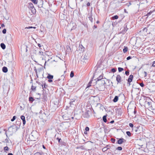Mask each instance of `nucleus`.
Segmentation results:
<instances>
[{
	"label": "nucleus",
	"instance_id": "f257e3e1",
	"mask_svg": "<svg viewBox=\"0 0 155 155\" xmlns=\"http://www.w3.org/2000/svg\"><path fill=\"white\" fill-rule=\"evenodd\" d=\"M105 84L106 83L104 80L97 81L96 84L97 85V88L98 90L100 91H104L105 87Z\"/></svg>",
	"mask_w": 155,
	"mask_h": 155
},
{
	"label": "nucleus",
	"instance_id": "f03ea898",
	"mask_svg": "<svg viewBox=\"0 0 155 155\" xmlns=\"http://www.w3.org/2000/svg\"><path fill=\"white\" fill-rule=\"evenodd\" d=\"M15 129L14 128V126H10L9 127L8 129V130L7 131L5 129L4 130L6 132L7 131V133H8V134L9 135V136H12L13 135L14 133V130Z\"/></svg>",
	"mask_w": 155,
	"mask_h": 155
},
{
	"label": "nucleus",
	"instance_id": "7ed1b4c3",
	"mask_svg": "<svg viewBox=\"0 0 155 155\" xmlns=\"http://www.w3.org/2000/svg\"><path fill=\"white\" fill-rule=\"evenodd\" d=\"M144 104L148 108H150L152 107L151 102L149 99H146L145 101Z\"/></svg>",
	"mask_w": 155,
	"mask_h": 155
},
{
	"label": "nucleus",
	"instance_id": "20e7f679",
	"mask_svg": "<svg viewBox=\"0 0 155 155\" xmlns=\"http://www.w3.org/2000/svg\"><path fill=\"white\" fill-rule=\"evenodd\" d=\"M5 134L6 135V138L5 139L3 137L1 138V140L2 142L3 143H8L9 142V138L8 137L7 135V131H6L5 132Z\"/></svg>",
	"mask_w": 155,
	"mask_h": 155
},
{
	"label": "nucleus",
	"instance_id": "39448f33",
	"mask_svg": "<svg viewBox=\"0 0 155 155\" xmlns=\"http://www.w3.org/2000/svg\"><path fill=\"white\" fill-rule=\"evenodd\" d=\"M88 59L87 54H85L84 55H82L81 58V61L83 62H86Z\"/></svg>",
	"mask_w": 155,
	"mask_h": 155
},
{
	"label": "nucleus",
	"instance_id": "423d86ee",
	"mask_svg": "<svg viewBox=\"0 0 155 155\" xmlns=\"http://www.w3.org/2000/svg\"><path fill=\"white\" fill-rule=\"evenodd\" d=\"M126 141V140L124 139L123 138H120L118 139L117 143L118 144H121L125 142Z\"/></svg>",
	"mask_w": 155,
	"mask_h": 155
},
{
	"label": "nucleus",
	"instance_id": "0eeeda50",
	"mask_svg": "<svg viewBox=\"0 0 155 155\" xmlns=\"http://www.w3.org/2000/svg\"><path fill=\"white\" fill-rule=\"evenodd\" d=\"M121 77L120 76L119 74L117 75L116 77V80L117 82V84L119 83H120L121 82Z\"/></svg>",
	"mask_w": 155,
	"mask_h": 155
},
{
	"label": "nucleus",
	"instance_id": "6e6552de",
	"mask_svg": "<svg viewBox=\"0 0 155 155\" xmlns=\"http://www.w3.org/2000/svg\"><path fill=\"white\" fill-rule=\"evenodd\" d=\"M36 86L35 84H32L31 87V90L32 91H35L36 90Z\"/></svg>",
	"mask_w": 155,
	"mask_h": 155
},
{
	"label": "nucleus",
	"instance_id": "1a4fd4ad",
	"mask_svg": "<svg viewBox=\"0 0 155 155\" xmlns=\"http://www.w3.org/2000/svg\"><path fill=\"white\" fill-rule=\"evenodd\" d=\"M133 75L131 74L129 76V77L128 78V79L127 80V81L128 83H130L133 80Z\"/></svg>",
	"mask_w": 155,
	"mask_h": 155
},
{
	"label": "nucleus",
	"instance_id": "9d476101",
	"mask_svg": "<svg viewBox=\"0 0 155 155\" xmlns=\"http://www.w3.org/2000/svg\"><path fill=\"white\" fill-rule=\"evenodd\" d=\"M41 85L43 90H44V88H46L47 87V85L46 84L45 82H42V84H41Z\"/></svg>",
	"mask_w": 155,
	"mask_h": 155
},
{
	"label": "nucleus",
	"instance_id": "9b49d317",
	"mask_svg": "<svg viewBox=\"0 0 155 155\" xmlns=\"http://www.w3.org/2000/svg\"><path fill=\"white\" fill-rule=\"evenodd\" d=\"M21 118L22 120L23 124V125L25 124L26 123V121L25 120V116L23 115H22L21 117Z\"/></svg>",
	"mask_w": 155,
	"mask_h": 155
},
{
	"label": "nucleus",
	"instance_id": "f8f14e48",
	"mask_svg": "<svg viewBox=\"0 0 155 155\" xmlns=\"http://www.w3.org/2000/svg\"><path fill=\"white\" fill-rule=\"evenodd\" d=\"M103 76L102 75H100L98 78H97V80L96 81V83L97 81H98L100 80H104V79L103 78Z\"/></svg>",
	"mask_w": 155,
	"mask_h": 155
},
{
	"label": "nucleus",
	"instance_id": "ddd939ff",
	"mask_svg": "<svg viewBox=\"0 0 155 155\" xmlns=\"http://www.w3.org/2000/svg\"><path fill=\"white\" fill-rule=\"evenodd\" d=\"M88 18L89 19V20L91 21V22H93V19L91 15V14H88Z\"/></svg>",
	"mask_w": 155,
	"mask_h": 155
},
{
	"label": "nucleus",
	"instance_id": "4468645a",
	"mask_svg": "<svg viewBox=\"0 0 155 155\" xmlns=\"http://www.w3.org/2000/svg\"><path fill=\"white\" fill-rule=\"evenodd\" d=\"M2 71L4 73H6L8 71L7 68L6 67H4L2 69Z\"/></svg>",
	"mask_w": 155,
	"mask_h": 155
},
{
	"label": "nucleus",
	"instance_id": "2eb2a0df",
	"mask_svg": "<svg viewBox=\"0 0 155 155\" xmlns=\"http://www.w3.org/2000/svg\"><path fill=\"white\" fill-rule=\"evenodd\" d=\"M118 100V97L116 96L114 98L113 100V101L114 102H117Z\"/></svg>",
	"mask_w": 155,
	"mask_h": 155
},
{
	"label": "nucleus",
	"instance_id": "dca6fc26",
	"mask_svg": "<svg viewBox=\"0 0 155 155\" xmlns=\"http://www.w3.org/2000/svg\"><path fill=\"white\" fill-rule=\"evenodd\" d=\"M7 40L9 42H11L12 40V38H11V36L10 35L9 36H8L7 38H6Z\"/></svg>",
	"mask_w": 155,
	"mask_h": 155
},
{
	"label": "nucleus",
	"instance_id": "f3484780",
	"mask_svg": "<svg viewBox=\"0 0 155 155\" xmlns=\"http://www.w3.org/2000/svg\"><path fill=\"white\" fill-rule=\"evenodd\" d=\"M31 12L33 13V14H35L36 13V10L34 7L32 8V9H31Z\"/></svg>",
	"mask_w": 155,
	"mask_h": 155
},
{
	"label": "nucleus",
	"instance_id": "a211bd4d",
	"mask_svg": "<svg viewBox=\"0 0 155 155\" xmlns=\"http://www.w3.org/2000/svg\"><path fill=\"white\" fill-rule=\"evenodd\" d=\"M0 46L3 49H5V48L6 46L5 44L3 43H2L0 44Z\"/></svg>",
	"mask_w": 155,
	"mask_h": 155
},
{
	"label": "nucleus",
	"instance_id": "6ab92c4d",
	"mask_svg": "<svg viewBox=\"0 0 155 155\" xmlns=\"http://www.w3.org/2000/svg\"><path fill=\"white\" fill-rule=\"evenodd\" d=\"M128 29V28L127 27V26L126 25H124V29L123 30V32L124 33L126 32L127 30Z\"/></svg>",
	"mask_w": 155,
	"mask_h": 155
},
{
	"label": "nucleus",
	"instance_id": "aec40b11",
	"mask_svg": "<svg viewBox=\"0 0 155 155\" xmlns=\"http://www.w3.org/2000/svg\"><path fill=\"white\" fill-rule=\"evenodd\" d=\"M106 115L104 116L103 117V120L104 122L106 123L107 121V119H106Z\"/></svg>",
	"mask_w": 155,
	"mask_h": 155
},
{
	"label": "nucleus",
	"instance_id": "412c9836",
	"mask_svg": "<svg viewBox=\"0 0 155 155\" xmlns=\"http://www.w3.org/2000/svg\"><path fill=\"white\" fill-rule=\"evenodd\" d=\"M93 81V80H91L88 83L86 89L87 88L89 87H90L91 86V84L92 83V81Z\"/></svg>",
	"mask_w": 155,
	"mask_h": 155
},
{
	"label": "nucleus",
	"instance_id": "4be33fe9",
	"mask_svg": "<svg viewBox=\"0 0 155 155\" xmlns=\"http://www.w3.org/2000/svg\"><path fill=\"white\" fill-rule=\"evenodd\" d=\"M53 78V76L52 75H51L50 74H48V76L47 78L48 79H51Z\"/></svg>",
	"mask_w": 155,
	"mask_h": 155
},
{
	"label": "nucleus",
	"instance_id": "5701e85b",
	"mask_svg": "<svg viewBox=\"0 0 155 155\" xmlns=\"http://www.w3.org/2000/svg\"><path fill=\"white\" fill-rule=\"evenodd\" d=\"M79 49H81V51H83L84 50V48L82 45H80L79 46Z\"/></svg>",
	"mask_w": 155,
	"mask_h": 155
},
{
	"label": "nucleus",
	"instance_id": "b1692460",
	"mask_svg": "<svg viewBox=\"0 0 155 155\" xmlns=\"http://www.w3.org/2000/svg\"><path fill=\"white\" fill-rule=\"evenodd\" d=\"M29 100L30 102H31L32 103L34 100V98H33V97H29Z\"/></svg>",
	"mask_w": 155,
	"mask_h": 155
},
{
	"label": "nucleus",
	"instance_id": "393cba45",
	"mask_svg": "<svg viewBox=\"0 0 155 155\" xmlns=\"http://www.w3.org/2000/svg\"><path fill=\"white\" fill-rule=\"evenodd\" d=\"M118 16L117 15H115L112 17V20H114L118 19Z\"/></svg>",
	"mask_w": 155,
	"mask_h": 155
},
{
	"label": "nucleus",
	"instance_id": "a878e982",
	"mask_svg": "<svg viewBox=\"0 0 155 155\" xmlns=\"http://www.w3.org/2000/svg\"><path fill=\"white\" fill-rule=\"evenodd\" d=\"M128 50V48L127 47H125L123 49V52L124 53H126Z\"/></svg>",
	"mask_w": 155,
	"mask_h": 155
},
{
	"label": "nucleus",
	"instance_id": "bb28decb",
	"mask_svg": "<svg viewBox=\"0 0 155 155\" xmlns=\"http://www.w3.org/2000/svg\"><path fill=\"white\" fill-rule=\"evenodd\" d=\"M109 149V147H104L102 149V150L103 152L107 151L108 149Z\"/></svg>",
	"mask_w": 155,
	"mask_h": 155
},
{
	"label": "nucleus",
	"instance_id": "cd10ccee",
	"mask_svg": "<svg viewBox=\"0 0 155 155\" xmlns=\"http://www.w3.org/2000/svg\"><path fill=\"white\" fill-rule=\"evenodd\" d=\"M38 72L39 74L41 73L42 72V68H39L38 69Z\"/></svg>",
	"mask_w": 155,
	"mask_h": 155
},
{
	"label": "nucleus",
	"instance_id": "c85d7f7f",
	"mask_svg": "<svg viewBox=\"0 0 155 155\" xmlns=\"http://www.w3.org/2000/svg\"><path fill=\"white\" fill-rule=\"evenodd\" d=\"M31 1L34 4H36L38 3V0H31Z\"/></svg>",
	"mask_w": 155,
	"mask_h": 155
},
{
	"label": "nucleus",
	"instance_id": "c756f323",
	"mask_svg": "<svg viewBox=\"0 0 155 155\" xmlns=\"http://www.w3.org/2000/svg\"><path fill=\"white\" fill-rule=\"evenodd\" d=\"M118 70L119 72H121L124 70V69L123 68L119 67L118 68Z\"/></svg>",
	"mask_w": 155,
	"mask_h": 155
},
{
	"label": "nucleus",
	"instance_id": "7c9ffc66",
	"mask_svg": "<svg viewBox=\"0 0 155 155\" xmlns=\"http://www.w3.org/2000/svg\"><path fill=\"white\" fill-rule=\"evenodd\" d=\"M126 134L129 137H130L131 136V134L130 132L129 131H127Z\"/></svg>",
	"mask_w": 155,
	"mask_h": 155
},
{
	"label": "nucleus",
	"instance_id": "2f4dec72",
	"mask_svg": "<svg viewBox=\"0 0 155 155\" xmlns=\"http://www.w3.org/2000/svg\"><path fill=\"white\" fill-rule=\"evenodd\" d=\"M34 6L33 5V4L32 3H28V7H32Z\"/></svg>",
	"mask_w": 155,
	"mask_h": 155
},
{
	"label": "nucleus",
	"instance_id": "473e14b6",
	"mask_svg": "<svg viewBox=\"0 0 155 155\" xmlns=\"http://www.w3.org/2000/svg\"><path fill=\"white\" fill-rule=\"evenodd\" d=\"M116 150H122V148L121 147H118L117 148Z\"/></svg>",
	"mask_w": 155,
	"mask_h": 155
},
{
	"label": "nucleus",
	"instance_id": "72a5a7b5",
	"mask_svg": "<svg viewBox=\"0 0 155 155\" xmlns=\"http://www.w3.org/2000/svg\"><path fill=\"white\" fill-rule=\"evenodd\" d=\"M70 77L71 78H72L74 76V73L73 71H71V72L70 75Z\"/></svg>",
	"mask_w": 155,
	"mask_h": 155
},
{
	"label": "nucleus",
	"instance_id": "f704fd0d",
	"mask_svg": "<svg viewBox=\"0 0 155 155\" xmlns=\"http://www.w3.org/2000/svg\"><path fill=\"white\" fill-rule=\"evenodd\" d=\"M44 53H44L42 51H39V53H38V54L40 55L43 56V55H44Z\"/></svg>",
	"mask_w": 155,
	"mask_h": 155
},
{
	"label": "nucleus",
	"instance_id": "c9c22d12",
	"mask_svg": "<svg viewBox=\"0 0 155 155\" xmlns=\"http://www.w3.org/2000/svg\"><path fill=\"white\" fill-rule=\"evenodd\" d=\"M116 69L115 68H113L111 70V71L113 73L116 72Z\"/></svg>",
	"mask_w": 155,
	"mask_h": 155
},
{
	"label": "nucleus",
	"instance_id": "e433bc0d",
	"mask_svg": "<svg viewBox=\"0 0 155 155\" xmlns=\"http://www.w3.org/2000/svg\"><path fill=\"white\" fill-rule=\"evenodd\" d=\"M16 117L15 116H14L11 119V121H13L15 119Z\"/></svg>",
	"mask_w": 155,
	"mask_h": 155
},
{
	"label": "nucleus",
	"instance_id": "4c0bfd02",
	"mask_svg": "<svg viewBox=\"0 0 155 155\" xmlns=\"http://www.w3.org/2000/svg\"><path fill=\"white\" fill-rule=\"evenodd\" d=\"M2 33L4 34H5L6 32V29L4 28L2 31Z\"/></svg>",
	"mask_w": 155,
	"mask_h": 155
},
{
	"label": "nucleus",
	"instance_id": "58836bf2",
	"mask_svg": "<svg viewBox=\"0 0 155 155\" xmlns=\"http://www.w3.org/2000/svg\"><path fill=\"white\" fill-rule=\"evenodd\" d=\"M131 5V4L130 3V2H129L128 3H126V5H127V6L128 7L130 5Z\"/></svg>",
	"mask_w": 155,
	"mask_h": 155
},
{
	"label": "nucleus",
	"instance_id": "ea45409f",
	"mask_svg": "<svg viewBox=\"0 0 155 155\" xmlns=\"http://www.w3.org/2000/svg\"><path fill=\"white\" fill-rule=\"evenodd\" d=\"M34 70L35 72V74L38 73V70H37L36 67H34Z\"/></svg>",
	"mask_w": 155,
	"mask_h": 155
},
{
	"label": "nucleus",
	"instance_id": "a19ab883",
	"mask_svg": "<svg viewBox=\"0 0 155 155\" xmlns=\"http://www.w3.org/2000/svg\"><path fill=\"white\" fill-rule=\"evenodd\" d=\"M8 147H4V150L5 151H8Z\"/></svg>",
	"mask_w": 155,
	"mask_h": 155
},
{
	"label": "nucleus",
	"instance_id": "79ce46f5",
	"mask_svg": "<svg viewBox=\"0 0 155 155\" xmlns=\"http://www.w3.org/2000/svg\"><path fill=\"white\" fill-rule=\"evenodd\" d=\"M42 154L41 153H40L39 152H37L35 153L34 155H41Z\"/></svg>",
	"mask_w": 155,
	"mask_h": 155
},
{
	"label": "nucleus",
	"instance_id": "37998d69",
	"mask_svg": "<svg viewBox=\"0 0 155 155\" xmlns=\"http://www.w3.org/2000/svg\"><path fill=\"white\" fill-rule=\"evenodd\" d=\"M137 129H138V128L137 127H134L133 129H134L135 130V131L136 132H137Z\"/></svg>",
	"mask_w": 155,
	"mask_h": 155
},
{
	"label": "nucleus",
	"instance_id": "c03bdc74",
	"mask_svg": "<svg viewBox=\"0 0 155 155\" xmlns=\"http://www.w3.org/2000/svg\"><path fill=\"white\" fill-rule=\"evenodd\" d=\"M33 28L34 29H35L36 28V27H32V26H29L28 27H26L25 28Z\"/></svg>",
	"mask_w": 155,
	"mask_h": 155
},
{
	"label": "nucleus",
	"instance_id": "a18cd8bd",
	"mask_svg": "<svg viewBox=\"0 0 155 155\" xmlns=\"http://www.w3.org/2000/svg\"><path fill=\"white\" fill-rule=\"evenodd\" d=\"M67 50L68 51H69V52H70L71 51V48L69 46H68V47H67Z\"/></svg>",
	"mask_w": 155,
	"mask_h": 155
},
{
	"label": "nucleus",
	"instance_id": "49530a36",
	"mask_svg": "<svg viewBox=\"0 0 155 155\" xmlns=\"http://www.w3.org/2000/svg\"><path fill=\"white\" fill-rule=\"evenodd\" d=\"M125 74L127 76L129 74V71H126L125 72Z\"/></svg>",
	"mask_w": 155,
	"mask_h": 155
},
{
	"label": "nucleus",
	"instance_id": "de8ad7c7",
	"mask_svg": "<svg viewBox=\"0 0 155 155\" xmlns=\"http://www.w3.org/2000/svg\"><path fill=\"white\" fill-rule=\"evenodd\" d=\"M129 126L130 127H133L134 128V125L132 123H130L129 124Z\"/></svg>",
	"mask_w": 155,
	"mask_h": 155
},
{
	"label": "nucleus",
	"instance_id": "09e8293b",
	"mask_svg": "<svg viewBox=\"0 0 155 155\" xmlns=\"http://www.w3.org/2000/svg\"><path fill=\"white\" fill-rule=\"evenodd\" d=\"M89 128L88 127H85V131H89Z\"/></svg>",
	"mask_w": 155,
	"mask_h": 155
},
{
	"label": "nucleus",
	"instance_id": "8fccbe9b",
	"mask_svg": "<svg viewBox=\"0 0 155 155\" xmlns=\"http://www.w3.org/2000/svg\"><path fill=\"white\" fill-rule=\"evenodd\" d=\"M111 140L113 143H114L115 141V139L114 138H111Z\"/></svg>",
	"mask_w": 155,
	"mask_h": 155
},
{
	"label": "nucleus",
	"instance_id": "3c124183",
	"mask_svg": "<svg viewBox=\"0 0 155 155\" xmlns=\"http://www.w3.org/2000/svg\"><path fill=\"white\" fill-rule=\"evenodd\" d=\"M140 85L141 87H143L144 86V84L143 82L140 83Z\"/></svg>",
	"mask_w": 155,
	"mask_h": 155
},
{
	"label": "nucleus",
	"instance_id": "603ef678",
	"mask_svg": "<svg viewBox=\"0 0 155 155\" xmlns=\"http://www.w3.org/2000/svg\"><path fill=\"white\" fill-rule=\"evenodd\" d=\"M131 58H132L131 56H129L127 58V60H129L131 59Z\"/></svg>",
	"mask_w": 155,
	"mask_h": 155
},
{
	"label": "nucleus",
	"instance_id": "864d4df0",
	"mask_svg": "<svg viewBox=\"0 0 155 155\" xmlns=\"http://www.w3.org/2000/svg\"><path fill=\"white\" fill-rule=\"evenodd\" d=\"M147 29L146 28H143V31H145L146 32H147Z\"/></svg>",
	"mask_w": 155,
	"mask_h": 155
},
{
	"label": "nucleus",
	"instance_id": "5fc2aeb1",
	"mask_svg": "<svg viewBox=\"0 0 155 155\" xmlns=\"http://www.w3.org/2000/svg\"><path fill=\"white\" fill-rule=\"evenodd\" d=\"M144 74H145V75H144V77H146L147 76V73L146 72L144 71Z\"/></svg>",
	"mask_w": 155,
	"mask_h": 155
},
{
	"label": "nucleus",
	"instance_id": "6e6d98bb",
	"mask_svg": "<svg viewBox=\"0 0 155 155\" xmlns=\"http://www.w3.org/2000/svg\"><path fill=\"white\" fill-rule=\"evenodd\" d=\"M152 11H150V12H149L148 13H147V15H150L152 13Z\"/></svg>",
	"mask_w": 155,
	"mask_h": 155
},
{
	"label": "nucleus",
	"instance_id": "4d7b16f0",
	"mask_svg": "<svg viewBox=\"0 0 155 155\" xmlns=\"http://www.w3.org/2000/svg\"><path fill=\"white\" fill-rule=\"evenodd\" d=\"M74 102V101H71L70 102V104L71 105V104H73V102Z\"/></svg>",
	"mask_w": 155,
	"mask_h": 155
},
{
	"label": "nucleus",
	"instance_id": "13d9d810",
	"mask_svg": "<svg viewBox=\"0 0 155 155\" xmlns=\"http://www.w3.org/2000/svg\"><path fill=\"white\" fill-rule=\"evenodd\" d=\"M64 78H65V76H64V75H61V79H64Z\"/></svg>",
	"mask_w": 155,
	"mask_h": 155
},
{
	"label": "nucleus",
	"instance_id": "bf43d9fd",
	"mask_svg": "<svg viewBox=\"0 0 155 155\" xmlns=\"http://www.w3.org/2000/svg\"><path fill=\"white\" fill-rule=\"evenodd\" d=\"M152 66L155 67V61H154L152 64Z\"/></svg>",
	"mask_w": 155,
	"mask_h": 155
},
{
	"label": "nucleus",
	"instance_id": "052dcab7",
	"mask_svg": "<svg viewBox=\"0 0 155 155\" xmlns=\"http://www.w3.org/2000/svg\"><path fill=\"white\" fill-rule=\"evenodd\" d=\"M48 81L49 82H52V80L51 79H49Z\"/></svg>",
	"mask_w": 155,
	"mask_h": 155
},
{
	"label": "nucleus",
	"instance_id": "680f3d73",
	"mask_svg": "<svg viewBox=\"0 0 155 155\" xmlns=\"http://www.w3.org/2000/svg\"><path fill=\"white\" fill-rule=\"evenodd\" d=\"M57 139L58 140V142L60 143V140H61V138H57Z\"/></svg>",
	"mask_w": 155,
	"mask_h": 155
},
{
	"label": "nucleus",
	"instance_id": "e2e57ef3",
	"mask_svg": "<svg viewBox=\"0 0 155 155\" xmlns=\"http://www.w3.org/2000/svg\"><path fill=\"white\" fill-rule=\"evenodd\" d=\"M87 6H90V2H88V3H87Z\"/></svg>",
	"mask_w": 155,
	"mask_h": 155
},
{
	"label": "nucleus",
	"instance_id": "0e129e2a",
	"mask_svg": "<svg viewBox=\"0 0 155 155\" xmlns=\"http://www.w3.org/2000/svg\"><path fill=\"white\" fill-rule=\"evenodd\" d=\"M38 45L40 48L41 46V45L40 44H38Z\"/></svg>",
	"mask_w": 155,
	"mask_h": 155
},
{
	"label": "nucleus",
	"instance_id": "69168bd1",
	"mask_svg": "<svg viewBox=\"0 0 155 155\" xmlns=\"http://www.w3.org/2000/svg\"><path fill=\"white\" fill-rule=\"evenodd\" d=\"M114 120H111L110 122V123H111V124H113V123H114Z\"/></svg>",
	"mask_w": 155,
	"mask_h": 155
},
{
	"label": "nucleus",
	"instance_id": "338daca9",
	"mask_svg": "<svg viewBox=\"0 0 155 155\" xmlns=\"http://www.w3.org/2000/svg\"><path fill=\"white\" fill-rule=\"evenodd\" d=\"M39 8H41L42 7V5H39L38 6Z\"/></svg>",
	"mask_w": 155,
	"mask_h": 155
},
{
	"label": "nucleus",
	"instance_id": "774afa93",
	"mask_svg": "<svg viewBox=\"0 0 155 155\" xmlns=\"http://www.w3.org/2000/svg\"><path fill=\"white\" fill-rule=\"evenodd\" d=\"M8 155H13V154L11 153H9L8 154Z\"/></svg>",
	"mask_w": 155,
	"mask_h": 155
}]
</instances>
